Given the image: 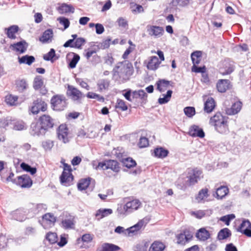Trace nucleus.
<instances>
[{
  "instance_id": "nucleus-20",
  "label": "nucleus",
  "mask_w": 251,
  "mask_h": 251,
  "mask_svg": "<svg viewBox=\"0 0 251 251\" xmlns=\"http://www.w3.org/2000/svg\"><path fill=\"white\" fill-rule=\"evenodd\" d=\"M147 32L151 36L159 37L163 34L164 29L163 27L156 25H148Z\"/></svg>"
},
{
  "instance_id": "nucleus-40",
  "label": "nucleus",
  "mask_w": 251,
  "mask_h": 251,
  "mask_svg": "<svg viewBox=\"0 0 251 251\" xmlns=\"http://www.w3.org/2000/svg\"><path fill=\"white\" fill-rule=\"evenodd\" d=\"M165 248V246L162 242L155 241L151 245L149 251H163Z\"/></svg>"
},
{
  "instance_id": "nucleus-16",
  "label": "nucleus",
  "mask_w": 251,
  "mask_h": 251,
  "mask_svg": "<svg viewBox=\"0 0 251 251\" xmlns=\"http://www.w3.org/2000/svg\"><path fill=\"white\" fill-rule=\"evenodd\" d=\"M67 61L68 63V66L71 69H74L80 59L78 54L74 52H69L66 55Z\"/></svg>"
},
{
  "instance_id": "nucleus-8",
  "label": "nucleus",
  "mask_w": 251,
  "mask_h": 251,
  "mask_svg": "<svg viewBox=\"0 0 251 251\" xmlns=\"http://www.w3.org/2000/svg\"><path fill=\"white\" fill-rule=\"evenodd\" d=\"M29 132L32 136H41L45 134L46 132L42 128L41 125H40L39 121L32 122L30 125Z\"/></svg>"
},
{
  "instance_id": "nucleus-10",
  "label": "nucleus",
  "mask_w": 251,
  "mask_h": 251,
  "mask_svg": "<svg viewBox=\"0 0 251 251\" xmlns=\"http://www.w3.org/2000/svg\"><path fill=\"white\" fill-rule=\"evenodd\" d=\"M64 219L61 222L62 226L65 229H73L75 226L74 217L69 213H64Z\"/></svg>"
},
{
  "instance_id": "nucleus-2",
  "label": "nucleus",
  "mask_w": 251,
  "mask_h": 251,
  "mask_svg": "<svg viewBox=\"0 0 251 251\" xmlns=\"http://www.w3.org/2000/svg\"><path fill=\"white\" fill-rule=\"evenodd\" d=\"M209 124L221 134H227L229 131L227 122L220 113H217L212 117L210 119Z\"/></svg>"
},
{
  "instance_id": "nucleus-32",
  "label": "nucleus",
  "mask_w": 251,
  "mask_h": 251,
  "mask_svg": "<svg viewBox=\"0 0 251 251\" xmlns=\"http://www.w3.org/2000/svg\"><path fill=\"white\" fill-rule=\"evenodd\" d=\"M176 186L180 189L186 188L187 186H190L187 183V179L186 175L182 174L181 175L177 181H176Z\"/></svg>"
},
{
  "instance_id": "nucleus-53",
  "label": "nucleus",
  "mask_w": 251,
  "mask_h": 251,
  "mask_svg": "<svg viewBox=\"0 0 251 251\" xmlns=\"http://www.w3.org/2000/svg\"><path fill=\"white\" fill-rule=\"evenodd\" d=\"M149 244L148 242H143L138 244L134 247V251H147Z\"/></svg>"
},
{
  "instance_id": "nucleus-26",
  "label": "nucleus",
  "mask_w": 251,
  "mask_h": 251,
  "mask_svg": "<svg viewBox=\"0 0 251 251\" xmlns=\"http://www.w3.org/2000/svg\"><path fill=\"white\" fill-rule=\"evenodd\" d=\"M189 133L190 135L193 137L203 138L205 135L202 129L196 125H194L191 127Z\"/></svg>"
},
{
  "instance_id": "nucleus-57",
  "label": "nucleus",
  "mask_w": 251,
  "mask_h": 251,
  "mask_svg": "<svg viewBox=\"0 0 251 251\" xmlns=\"http://www.w3.org/2000/svg\"><path fill=\"white\" fill-rule=\"evenodd\" d=\"M87 97L90 99H97L99 101L103 102L104 101V98L103 97L95 93L89 92L87 94Z\"/></svg>"
},
{
  "instance_id": "nucleus-36",
  "label": "nucleus",
  "mask_w": 251,
  "mask_h": 251,
  "mask_svg": "<svg viewBox=\"0 0 251 251\" xmlns=\"http://www.w3.org/2000/svg\"><path fill=\"white\" fill-rule=\"evenodd\" d=\"M12 126L13 129L23 130L27 128L26 124L22 120H12Z\"/></svg>"
},
{
  "instance_id": "nucleus-55",
  "label": "nucleus",
  "mask_w": 251,
  "mask_h": 251,
  "mask_svg": "<svg viewBox=\"0 0 251 251\" xmlns=\"http://www.w3.org/2000/svg\"><path fill=\"white\" fill-rule=\"evenodd\" d=\"M12 120L10 117L0 119V127L1 128H6L7 126L12 125Z\"/></svg>"
},
{
  "instance_id": "nucleus-45",
  "label": "nucleus",
  "mask_w": 251,
  "mask_h": 251,
  "mask_svg": "<svg viewBox=\"0 0 251 251\" xmlns=\"http://www.w3.org/2000/svg\"><path fill=\"white\" fill-rule=\"evenodd\" d=\"M228 192V188L226 186H222L217 189V198L218 199H222L227 194Z\"/></svg>"
},
{
  "instance_id": "nucleus-34",
  "label": "nucleus",
  "mask_w": 251,
  "mask_h": 251,
  "mask_svg": "<svg viewBox=\"0 0 251 251\" xmlns=\"http://www.w3.org/2000/svg\"><path fill=\"white\" fill-rule=\"evenodd\" d=\"M215 107V102L214 100L209 97L204 103V110L207 113L211 112Z\"/></svg>"
},
{
  "instance_id": "nucleus-24",
  "label": "nucleus",
  "mask_w": 251,
  "mask_h": 251,
  "mask_svg": "<svg viewBox=\"0 0 251 251\" xmlns=\"http://www.w3.org/2000/svg\"><path fill=\"white\" fill-rule=\"evenodd\" d=\"M169 152L168 150L161 147H158L153 150L152 155L155 157L163 159L168 156Z\"/></svg>"
},
{
  "instance_id": "nucleus-48",
  "label": "nucleus",
  "mask_w": 251,
  "mask_h": 251,
  "mask_svg": "<svg viewBox=\"0 0 251 251\" xmlns=\"http://www.w3.org/2000/svg\"><path fill=\"white\" fill-rule=\"evenodd\" d=\"M231 234V232L228 228H224L219 232L218 238L219 240H224L229 237Z\"/></svg>"
},
{
  "instance_id": "nucleus-39",
  "label": "nucleus",
  "mask_w": 251,
  "mask_h": 251,
  "mask_svg": "<svg viewBox=\"0 0 251 251\" xmlns=\"http://www.w3.org/2000/svg\"><path fill=\"white\" fill-rule=\"evenodd\" d=\"M58 10L60 14H64L69 12L73 13L75 12V8L71 5L63 3L58 7Z\"/></svg>"
},
{
  "instance_id": "nucleus-60",
  "label": "nucleus",
  "mask_w": 251,
  "mask_h": 251,
  "mask_svg": "<svg viewBox=\"0 0 251 251\" xmlns=\"http://www.w3.org/2000/svg\"><path fill=\"white\" fill-rule=\"evenodd\" d=\"M116 108L121 109L122 111H126L127 109V106L125 101L121 99H118L115 106Z\"/></svg>"
},
{
  "instance_id": "nucleus-54",
  "label": "nucleus",
  "mask_w": 251,
  "mask_h": 251,
  "mask_svg": "<svg viewBox=\"0 0 251 251\" xmlns=\"http://www.w3.org/2000/svg\"><path fill=\"white\" fill-rule=\"evenodd\" d=\"M55 56V50L53 49H51L49 52L43 56V59L46 61H51L53 62V58Z\"/></svg>"
},
{
  "instance_id": "nucleus-6",
  "label": "nucleus",
  "mask_w": 251,
  "mask_h": 251,
  "mask_svg": "<svg viewBox=\"0 0 251 251\" xmlns=\"http://www.w3.org/2000/svg\"><path fill=\"white\" fill-rule=\"evenodd\" d=\"M38 120L46 133L54 125V119L49 115L43 114L39 117Z\"/></svg>"
},
{
  "instance_id": "nucleus-18",
  "label": "nucleus",
  "mask_w": 251,
  "mask_h": 251,
  "mask_svg": "<svg viewBox=\"0 0 251 251\" xmlns=\"http://www.w3.org/2000/svg\"><path fill=\"white\" fill-rule=\"evenodd\" d=\"M193 237V235L188 231H184L176 236L177 243L181 245H184L189 242Z\"/></svg>"
},
{
  "instance_id": "nucleus-13",
  "label": "nucleus",
  "mask_w": 251,
  "mask_h": 251,
  "mask_svg": "<svg viewBox=\"0 0 251 251\" xmlns=\"http://www.w3.org/2000/svg\"><path fill=\"white\" fill-rule=\"evenodd\" d=\"M95 181L93 178L88 177L79 180L77 183V188L80 191L85 190L87 187L91 185V187L94 188Z\"/></svg>"
},
{
  "instance_id": "nucleus-17",
  "label": "nucleus",
  "mask_w": 251,
  "mask_h": 251,
  "mask_svg": "<svg viewBox=\"0 0 251 251\" xmlns=\"http://www.w3.org/2000/svg\"><path fill=\"white\" fill-rule=\"evenodd\" d=\"M42 226L44 228L47 227V225H49V226H53L56 221V217H54L53 214L50 213H47L44 214L42 217Z\"/></svg>"
},
{
  "instance_id": "nucleus-61",
  "label": "nucleus",
  "mask_w": 251,
  "mask_h": 251,
  "mask_svg": "<svg viewBox=\"0 0 251 251\" xmlns=\"http://www.w3.org/2000/svg\"><path fill=\"white\" fill-rule=\"evenodd\" d=\"M149 145V140L145 137H141L138 143V146L140 148H144L148 147Z\"/></svg>"
},
{
  "instance_id": "nucleus-63",
  "label": "nucleus",
  "mask_w": 251,
  "mask_h": 251,
  "mask_svg": "<svg viewBox=\"0 0 251 251\" xmlns=\"http://www.w3.org/2000/svg\"><path fill=\"white\" fill-rule=\"evenodd\" d=\"M111 41V38L110 37H108L106 39L103 40L101 43H100V44L99 45V47H100V49H107L110 46Z\"/></svg>"
},
{
  "instance_id": "nucleus-47",
  "label": "nucleus",
  "mask_w": 251,
  "mask_h": 251,
  "mask_svg": "<svg viewBox=\"0 0 251 251\" xmlns=\"http://www.w3.org/2000/svg\"><path fill=\"white\" fill-rule=\"evenodd\" d=\"M110 85V81L107 79H101L99 80L97 85L100 92L107 89Z\"/></svg>"
},
{
  "instance_id": "nucleus-30",
  "label": "nucleus",
  "mask_w": 251,
  "mask_h": 251,
  "mask_svg": "<svg viewBox=\"0 0 251 251\" xmlns=\"http://www.w3.org/2000/svg\"><path fill=\"white\" fill-rule=\"evenodd\" d=\"M229 81L228 79H220L217 84V88L219 92H225L228 88Z\"/></svg>"
},
{
  "instance_id": "nucleus-5",
  "label": "nucleus",
  "mask_w": 251,
  "mask_h": 251,
  "mask_svg": "<svg viewBox=\"0 0 251 251\" xmlns=\"http://www.w3.org/2000/svg\"><path fill=\"white\" fill-rule=\"evenodd\" d=\"M141 205V202L138 200L135 199L127 202L122 208H118L117 210L120 214H127L137 210Z\"/></svg>"
},
{
  "instance_id": "nucleus-29",
  "label": "nucleus",
  "mask_w": 251,
  "mask_h": 251,
  "mask_svg": "<svg viewBox=\"0 0 251 251\" xmlns=\"http://www.w3.org/2000/svg\"><path fill=\"white\" fill-rule=\"evenodd\" d=\"M105 169H111L117 173L120 170V163L117 160L107 159V166Z\"/></svg>"
},
{
  "instance_id": "nucleus-4",
  "label": "nucleus",
  "mask_w": 251,
  "mask_h": 251,
  "mask_svg": "<svg viewBox=\"0 0 251 251\" xmlns=\"http://www.w3.org/2000/svg\"><path fill=\"white\" fill-rule=\"evenodd\" d=\"M187 183L190 186L196 184L202 176V172L198 168L189 169L186 174Z\"/></svg>"
},
{
  "instance_id": "nucleus-44",
  "label": "nucleus",
  "mask_w": 251,
  "mask_h": 251,
  "mask_svg": "<svg viewBox=\"0 0 251 251\" xmlns=\"http://www.w3.org/2000/svg\"><path fill=\"white\" fill-rule=\"evenodd\" d=\"M209 236V232L204 228H201L196 234V237L202 241L207 240Z\"/></svg>"
},
{
  "instance_id": "nucleus-33",
  "label": "nucleus",
  "mask_w": 251,
  "mask_h": 251,
  "mask_svg": "<svg viewBox=\"0 0 251 251\" xmlns=\"http://www.w3.org/2000/svg\"><path fill=\"white\" fill-rule=\"evenodd\" d=\"M35 60V57L32 55H25L22 57H18V62L21 64L31 65Z\"/></svg>"
},
{
  "instance_id": "nucleus-14",
  "label": "nucleus",
  "mask_w": 251,
  "mask_h": 251,
  "mask_svg": "<svg viewBox=\"0 0 251 251\" xmlns=\"http://www.w3.org/2000/svg\"><path fill=\"white\" fill-rule=\"evenodd\" d=\"M234 70V66L233 62L227 60H225L223 63V67L220 69V73L222 75L230 74Z\"/></svg>"
},
{
  "instance_id": "nucleus-52",
  "label": "nucleus",
  "mask_w": 251,
  "mask_h": 251,
  "mask_svg": "<svg viewBox=\"0 0 251 251\" xmlns=\"http://www.w3.org/2000/svg\"><path fill=\"white\" fill-rule=\"evenodd\" d=\"M46 238L51 244L56 243L58 240L57 235L54 232L48 233L46 234Z\"/></svg>"
},
{
  "instance_id": "nucleus-31",
  "label": "nucleus",
  "mask_w": 251,
  "mask_h": 251,
  "mask_svg": "<svg viewBox=\"0 0 251 251\" xmlns=\"http://www.w3.org/2000/svg\"><path fill=\"white\" fill-rule=\"evenodd\" d=\"M160 62L158 57L156 56H152L151 57L147 65V68L151 70H155L158 67Z\"/></svg>"
},
{
  "instance_id": "nucleus-64",
  "label": "nucleus",
  "mask_w": 251,
  "mask_h": 251,
  "mask_svg": "<svg viewBox=\"0 0 251 251\" xmlns=\"http://www.w3.org/2000/svg\"><path fill=\"white\" fill-rule=\"evenodd\" d=\"M18 98L17 97L12 96V95H8L5 98L6 102L10 105L15 104L16 101L17 100Z\"/></svg>"
},
{
  "instance_id": "nucleus-25",
  "label": "nucleus",
  "mask_w": 251,
  "mask_h": 251,
  "mask_svg": "<svg viewBox=\"0 0 251 251\" xmlns=\"http://www.w3.org/2000/svg\"><path fill=\"white\" fill-rule=\"evenodd\" d=\"M242 103L238 101L234 103L230 108L226 109V113L229 115H233L238 113L241 109Z\"/></svg>"
},
{
  "instance_id": "nucleus-21",
  "label": "nucleus",
  "mask_w": 251,
  "mask_h": 251,
  "mask_svg": "<svg viewBox=\"0 0 251 251\" xmlns=\"http://www.w3.org/2000/svg\"><path fill=\"white\" fill-rule=\"evenodd\" d=\"M26 212L24 209L20 208L13 211L11 213L12 218L15 220L23 222L26 219Z\"/></svg>"
},
{
  "instance_id": "nucleus-28",
  "label": "nucleus",
  "mask_w": 251,
  "mask_h": 251,
  "mask_svg": "<svg viewBox=\"0 0 251 251\" xmlns=\"http://www.w3.org/2000/svg\"><path fill=\"white\" fill-rule=\"evenodd\" d=\"M120 249V248L116 245L105 243H103L100 248L97 249L96 251H117Z\"/></svg>"
},
{
  "instance_id": "nucleus-46",
  "label": "nucleus",
  "mask_w": 251,
  "mask_h": 251,
  "mask_svg": "<svg viewBox=\"0 0 251 251\" xmlns=\"http://www.w3.org/2000/svg\"><path fill=\"white\" fill-rule=\"evenodd\" d=\"M173 91L171 90H168L166 94H162V98H159L158 102L160 104H163L167 103L172 97Z\"/></svg>"
},
{
  "instance_id": "nucleus-3",
  "label": "nucleus",
  "mask_w": 251,
  "mask_h": 251,
  "mask_svg": "<svg viewBox=\"0 0 251 251\" xmlns=\"http://www.w3.org/2000/svg\"><path fill=\"white\" fill-rule=\"evenodd\" d=\"M67 99L63 95H55L50 100V107L53 111H61L67 107Z\"/></svg>"
},
{
  "instance_id": "nucleus-50",
  "label": "nucleus",
  "mask_w": 251,
  "mask_h": 251,
  "mask_svg": "<svg viewBox=\"0 0 251 251\" xmlns=\"http://www.w3.org/2000/svg\"><path fill=\"white\" fill-rule=\"evenodd\" d=\"M21 167L23 170L30 173L32 175H34L37 172V169L35 167H32L25 162L21 164Z\"/></svg>"
},
{
  "instance_id": "nucleus-58",
  "label": "nucleus",
  "mask_w": 251,
  "mask_h": 251,
  "mask_svg": "<svg viewBox=\"0 0 251 251\" xmlns=\"http://www.w3.org/2000/svg\"><path fill=\"white\" fill-rule=\"evenodd\" d=\"M86 40L84 38L78 37L74 42V48L80 49L82 46L85 43Z\"/></svg>"
},
{
  "instance_id": "nucleus-22",
  "label": "nucleus",
  "mask_w": 251,
  "mask_h": 251,
  "mask_svg": "<svg viewBox=\"0 0 251 251\" xmlns=\"http://www.w3.org/2000/svg\"><path fill=\"white\" fill-rule=\"evenodd\" d=\"M53 37L52 29L49 28L43 33L42 36L39 38V41L44 44L49 43L51 42Z\"/></svg>"
},
{
  "instance_id": "nucleus-35",
  "label": "nucleus",
  "mask_w": 251,
  "mask_h": 251,
  "mask_svg": "<svg viewBox=\"0 0 251 251\" xmlns=\"http://www.w3.org/2000/svg\"><path fill=\"white\" fill-rule=\"evenodd\" d=\"M144 225V221L143 220H140L137 224L134 226L127 228L128 235L130 233L136 234L139 231Z\"/></svg>"
},
{
  "instance_id": "nucleus-9",
  "label": "nucleus",
  "mask_w": 251,
  "mask_h": 251,
  "mask_svg": "<svg viewBox=\"0 0 251 251\" xmlns=\"http://www.w3.org/2000/svg\"><path fill=\"white\" fill-rule=\"evenodd\" d=\"M28 47V43L24 40L13 44H11L10 48L13 51L20 54L25 53Z\"/></svg>"
},
{
  "instance_id": "nucleus-37",
  "label": "nucleus",
  "mask_w": 251,
  "mask_h": 251,
  "mask_svg": "<svg viewBox=\"0 0 251 251\" xmlns=\"http://www.w3.org/2000/svg\"><path fill=\"white\" fill-rule=\"evenodd\" d=\"M16 85L17 91L20 93H23L28 87L26 81L24 79L17 80Z\"/></svg>"
},
{
  "instance_id": "nucleus-15",
  "label": "nucleus",
  "mask_w": 251,
  "mask_h": 251,
  "mask_svg": "<svg viewBox=\"0 0 251 251\" xmlns=\"http://www.w3.org/2000/svg\"><path fill=\"white\" fill-rule=\"evenodd\" d=\"M237 231L247 236L251 237V223L249 220H244L238 228Z\"/></svg>"
},
{
  "instance_id": "nucleus-49",
  "label": "nucleus",
  "mask_w": 251,
  "mask_h": 251,
  "mask_svg": "<svg viewBox=\"0 0 251 251\" xmlns=\"http://www.w3.org/2000/svg\"><path fill=\"white\" fill-rule=\"evenodd\" d=\"M43 79L41 75L36 76L33 81V88L35 90H39L43 85Z\"/></svg>"
},
{
  "instance_id": "nucleus-59",
  "label": "nucleus",
  "mask_w": 251,
  "mask_h": 251,
  "mask_svg": "<svg viewBox=\"0 0 251 251\" xmlns=\"http://www.w3.org/2000/svg\"><path fill=\"white\" fill-rule=\"evenodd\" d=\"M185 114L188 117H192L196 113L195 109L194 107L188 106L184 108Z\"/></svg>"
},
{
  "instance_id": "nucleus-23",
  "label": "nucleus",
  "mask_w": 251,
  "mask_h": 251,
  "mask_svg": "<svg viewBox=\"0 0 251 251\" xmlns=\"http://www.w3.org/2000/svg\"><path fill=\"white\" fill-rule=\"evenodd\" d=\"M58 138L60 140H62L64 143H68L69 139L68 138V128L63 125H60L58 127L57 132Z\"/></svg>"
},
{
  "instance_id": "nucleus-62",
  "label": "nucleus",
  "mask_w": 251,
  "mask_h": 251,
  "mask_svg": "<svg viewBox=\"0 0 251 251\" xmlns=\"http://www.w3.org/2000/svg\"><path fill=\"white\" fill-rule=\"evenodd\" d=\"M42 145L44 150L46 151H50L53 147L54 144L53 142L51 140H47L43 141Z\"/></svg>"
},
{
  "instance_id": "nucleus-19",
  "label": "nucleus",
  "mask_w": 251,
  "mask_h": 251,
  "mask_svg": "<svg viewBox=\"0 0 251 251\" xmlns=\"http://www.w3.org/2000/svg\"><path fill=\"white\" fill-rule=\"evenodd\" d=\"M74 176L72 173L63 172L60 176V183L65 186H69L72 184Z\"/></svg>"
},
{
  "instance_id": "nucleus-51",
  "label": "nucleus",
  "mask_w": 251,
  "mask_h": 251,
  "mask_svg": "<svg viewBox=\"0 0 251 251\" xmlns=\"http://www.w3.org/2000/svg\"><path fill=\"white\" fill-rule=\"evenodd\" d=\"M123 163L124 166L129 169L136 166L137 164L136 161L131 157L124 159Z\"/></svg>"
},
{
  "instance_id": "nucleus-12",
  "label": "nucleus",
  "mask_w": 251,
  "mask_h": 251,
  "mask_svg": "<svg viewBox=\"0 0 251 251\" xmlns=\"http://www.w3.org/2000/svg\"><path fill=\"white\" fill-rule=\"evenodd\" d=\"M16 184L22 188H30L32 184V180L27 175H22L17 177Z\"/></svg>"
},
{
  "instance_id": "nucleus-11",
  "label": "nucleus",
  "mask_w": 251,
  "mask_h": 251,
  "mask_svg": "<svg viewBox=\"0 0 251 251\" xmlns=\"http://www.w3.org/2000/svg\"><path fill=\"white\" fill-rule=\"evenodd\" d=\"M67 95L74 100H78L85 96L77 88L72 85H68Z\"/></svg>"
},
{
  "instance_id": "nucleus-42",
  "label": "nucleus",
  "mask_w": 251,
  "mask_h": 251,
  "mask_svg": "<svg viewBox=\"0 0 251 251\" xmlns=\"http://www.w3.org/2000/svg\"><path fill=\"white\" fill-rule=\"evenodd\" d=\"M112 210L110 208L100 209L97 211L95 216L99 219H100L112 214Z\"/></svg>"
},
{
  "instance_id": "nucleus-1",
  "label": "nucleus",
  "mask_w": 251,
  "mask_h": 251,
  "mask_svg": "<svg viewBox=\"0 0 251 251\" xmlns=\"http://www.w3.org/2000/svg\"><path fill=\"white\" fill-rule=\"evenodd\" d=\"M133 70L132 64L128 61L119 62L112 71V79L118 84L124 83L129 80Z\"/></svg>"
},
{
  "instance_id": "nucleus-41",
  "label": "nucleus",
  "mask_w": 251,
  "mask_h": 251,
  "mask_svg": "<svg viewBox=\"0 0 251 251\" xmlns=\"http://www.w3.org/2000/svg\"><path fill=\"white\" fill-rule=\"evenodd\" d=\"M19 27L18 25H11L7 28L6 34L7 37L11 39H15L16 36L15 34L17 33L19 30Z\"/></svg>"
},
{
  "instance_id": "nucleus-43",
  "label": "nucleus",
  "mask_w": 251,
  "mask_h": 251,
  "mask_svg": "<svg viewBox=\"0 0 251 251\" xmlns=\"http://www.w3.org/2000/svg\"><path fill=\"white\" fill-rule=\"evenodd\" d=\"M202 52L201 51H195L191 55L192 61L194 65H198L201 60Z\"/></svg>"
},
{
  "instance_id": "nucleus-56",
  "label": "nucleus",
  "mask_w": 251,
  "mask_h": 251,
  "mask_svg": "<svg viewBox=\"0 0 251 251\" xmlns=\"http://www.w3.org/2000/svg\"><path fill=\"white\" fill-rule=\"evenodd\" d=\"M208 189L206 188L201 189L199 193L198 196L196 197V199L198 202H200L202 201L204 198L208 197Z\"/></svg>"
},
{
  "instance_id": "nucleus-27",
  "label": "nucleus",
  "mask_w": 251,
  "mask_h": 251,
  "mask_svg": "<svg viewBox=\"0 0 251 251\" xmlns=\"http://www.w3.org/2000/svg\"><path fill=\"white\" fill-rule=\"evenodd\" d=\"M170 82L164 79H159L155 83L156 89L160 92H164L169 87Z\"/></svg>"
},
{
  "instance_id": "nucleus-38",
  "label": "nucleus",
  "mask_w": 251,
  "mask_h": 251,
  "mask_svg": "<svg viewBox=\"0 0 251 251\" xmlns=\"http://www.w3.org/2000/svg\"><path fill=\"white\" fill-rule=\"evenodd\" d=\"M132 96L133 99L140 98L143 101H146L147 100L148 95L144 90L141 89L133 91Z\"/></svg>"
},
{
  "instance_id": "nucleus-7",
  "label": "nucleus",
  "mask_w": 251,
  "mask_h": 251,
  "mask_svg": "<svg viewBox=\"0 0 251 251\" xmlns=\"http://www.w3.org/2000/svg\"><path fill=\"white\" fill-rule=\"evenodd\" d=\"M47 109V104L41 99H37L33 101L32 106L29 111L33 114H37L40 111L45 112Z\"/></svg>"
}]
</instances>
